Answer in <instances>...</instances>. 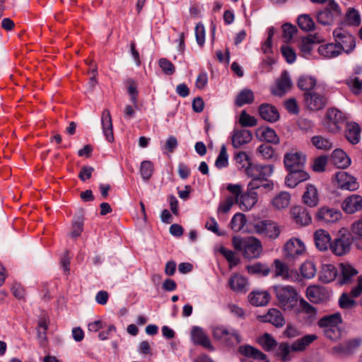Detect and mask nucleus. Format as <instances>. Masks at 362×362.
<instances>
[{"label": "nucleus", "instance_id": "nucleus-1", "mask_svg": "<svg viewBox=\"0 0 362 362\" xmlns=\"http://www.w3.org/2000/svg\"><path fill=\"white\" fill-rule=\"evenodd\" d=\"M307 156L305 153L297 149H291L284 156V164L288 172L285 177V184L294 188L299 183L309 179L308 173L305 170Z\"/></svg>", "mask_w": 362, "mask_h": 362}, {"label": "nucleus", "instance_id": "nucleus-2", "mask_svg": "<svg viewBox=\"0 0 362 362\" xmlns=\"http://www.w3.org/2000/svg\"><path fill=\"white\" fill-rule=\"evenodd\" d=\"M233 245L236 250L242 252L243 257L248 259L259 257L262 250L261 242L255 237H233Z\"/></svg>", "mask_w": 362, "mask_h": 362}, {"label": "nucleus", "instance_id": "nucleus-3", "mask_svg": "<svg viewBox=\"0 0 362 362\" xmlns=\"http://www.w3.org/2000/svg\"><path fill=\"white\" fill-rule=\"evenodd\" d=\"M273 291L279 305L285 311H291L298 304V291L292 286L276 285Z\"/></svg>", "mask_w": 362, "mask_h": 362}, {"label": "nucleus", "instance_id": "nucleus-4", "mask_svg": "<svg viewBox=\"0 0 362 362\" xmlns=\"http://www.w3.org/2000/svg\"><path fill=\"white\" fill-rule=\"evenodd\" d=\"M361 346L362 337L351 338L332 347L330 353L337 358H350L358 352Z\"/></svg>", "mask_w": 362, "mask_h": 362}, {"label": "nucleus", "instance_id": "nucleus-5", "mask_svg": "<svg viewBox=\"0 0 362 362\" xmlns=\"http://www.w3.org/2000/svg\"><path fill=\"white\" fill-rule=\"evenodd\" d=\"M342 11L334 0H327L326 6L317 13V21L322 25H331L341 19Z\"/></svg>", "mask_w": 362, "mask_h": 362}, {"label": "nucleus", "instance_id": "nucleus-6", "mask_svg": "<svg viewBox=\"0 0 362 362\" xmlns=\"http://www.w3.org/2000/svg\"><path fill=\"white\" fill-rule=\"evenodd\" d=\"M212 334L215 339L221 341L226 346H232L241 342L242 339L235 329H228L225 326H216L212 329Z\"/></svg>", "mask_w": 362, "mask_h": 362}, {"label": "nucleus", "instance_id": "nucleus-7", "mask_svg": "<svg viewBox=\"0 0 362 362\" xmlns=\"http://www.w3.org/2000/svg\"><path fill=\"white\" fill-rule=\"evenodd\" d=\"M353 240L354 238L350 233H342L340 230L337 237L332 241L330 250L337 256L346 255L351 250Z\"/></svg>", "mask_w": 362, "mask_h": 362}, {"label": "nucleus", "instance_id": "nucleus-8", "mask_svg": "<svg viewBox=\"0 0 362 362\" xmlns=\"http://www.w3.org/2000/svg\"><path fill=\"white\" fill-rule=\"evenodd\" d=\"M333 35L341 52L344 51L346 54H349L355 49V37L349 32L341 28H337L333 31Z\"/></svg>", "mask_w": 362, "mask_h": 362}, {"label": "nucleus", "instance_id": "nucleus-9", "mask_svg": "<svg viewBox=\"0 0 362 362\" xmlns=\"http://www.w3.org/2000/svg\"><path fill=\"white\" fill-rule=\"evenodd\" d=\"M226 189L233 195L228 196L224 202L219 204L218 211L223 213H228L233 204H238L239 197L242 193V186L239 184H229L227 185Z\"/></svg>", "mask_w": 362, "mask_h": 362}, {"label": "nucleus", "instance_id": "nucleus-10", "mask_svg": "<svg viewBox=\"0 0 362 362\" xmlns=\"http://www.w3.org/2000/svg\"><path fill=\"white\" fill-rule=\"evenodd\" d=\"M254 229L257 233L271 239L277 238L281 233L280 227L271 221H259L254 225Z\"/></svg>", "mask_w": 362, "mask_h": 362}, {"label": "nucleus", "instance_id": "nucleus-11", "mask_svg": "<svg viewBox=\"0 0 362 362\" xmlns=\"http://www.w3.org/2000/svg\"><path fill=\"white\" fill-rule=\"evenodd\" d=\"M304 100L307 107L315 111L323 109L327 101L325 95L315 91L305 93Z\"/></svg>", "mask_w": 362, "mask_h": 362}, {"label": "nucleus", "instance_id": "nucleus-12", "mask_svg": "<svg viewBox=\"0 0 362 362\" xmlns=\"http://www.w3.org/2000/svg\"><path fill=\"white\" fill-rule=\"evenodd\" d=\"M244 173L252 180L257 177H268L273 173V166L271 165H257L250 163L244 169Z\"/></svg>", "mask_w": 362, "mask_h": 362}, {"label": "nucleus", "instance_id": "nucleus-13", "mask_svg": "<svg viewBox=\"0 0 362 362\" xmlns=\"http://www.w3.org/2000/svg\"><path fill=\"white\" fill-rule=\"evenodd\" d=\"M326 117L327 120V128L332 132H337L340 129V124L345 120L344 114L336 108L327 110Z\"/></svg>", "mask_w": 362, "mask_h": 362}, {"label": "nucleus", "instance_id": "nucleus-14", "mask_svg": "<svg viewBox=\"0 0 362 362\" xmlns=\"http://www.w3.org/2000/svg\"><path fill=\"white\" fill-rule=\"evenodd\" d=\"M337 187L341 189L349 191L356 190L359 185L356 179L344 171H339L335 174Z\"/></svg>", "mask_w": 362, "mask_h": 362}, {"label": "nucleus", "instance_id": "nucleus-15", "mask_svg": "<svg viewBox=\"0 0 362 362\" xmlns=\"http://www.w3.org/2000/svg\"><path fill=\"white\" fill-rule=\"evenodd\" d=\"M285 257L289 259H294L305 252V246L299 239H291L284 247Z\"/></svg>", "mask_w": 362, "mask_h": 362}, {"label": "nucleus", "instance_id": "nucleus-16", "mask_svg": "<svg viewBox=\"0 0 362 362\" xmlns=\"http://www.w3.org/2000/svg\"><path fill=\"white\" fill-rule=\"evenodd\" d=\"M191 338L194 344L204 347L209 351H214L210 339L204 332L202 328L199 327H193L191 331Z\"/></svg>", "mask_w": 362, "mask_h": 362}, {"label": "nucleus", "instance_id": "nucleus-17", "mask_svg": "<svg viewBox=\"0 0 362 362\" xmlns=\"http://www.w3.org/2000/svg\"><path fill=\"white\" fill-rule=\"evenodd\" d=\"M342 209L349 214H354L362 209V197L352 194L347 197L341 204Z\"/></svg>", "mask_w": 362, "mask_h": 362}, {"label": "nucleus", "instance_id": "nucleus-18", "mask_svg": "<svg viewBox=\"0 0 362 362\" xmlns=\"http://www.w3.org/2000/svg\"><path fill=\"white\" fill-rule=\"evenodd\" d=\"M341 214L339 211L329 207L320 208L317 214L316 218L319 221L322 223H334L341 218Z\"/></svg>", "mask_w": 362, "mask_h": 362}, {"label": "nucleus", "instance_id": "nucleus-19", "mask_svg": "<svg viewBox=\"0 0 362 362\" xmlns=\"http://www.w3.org/2000/svg\"><path fill=\"white\" fill-rule=\"evenodd\" d=\"M259 114L264 120L271 123L278 121L280 117L276 107L269 103H262L259 105Z\"/></svg>", "mask_w": 362, "mask_h": 362}, {"label": "nucleus", "instance_id": "nucleus-20", "mask_svg": "<svg viewBox=\"0 0 362 362\" xmlns=\"http://www.w3.org/2000/svg\"><path fill=\"white\" fill-rule=\"evenodd\" d=\"M258 201V194L255 191L250 190L247 187V192L240 194L239 197V202L240 208L243 210L251 209Z\"/></svg>", "mask_w": 362, "mask_h": 362}, {"label": "nucleus", "instance_id": "nucleus-21", "mask_svg": "<svg viewBox=\"0 0 362 362\" xmlns=\"http://www.w3.org/2000/svg\"><path fill=\"white\" fill-rule=\"evenodd\" d=\"M274 263L276 268V276H281L283 279L286 280L297 281L298 279V274L296 271L290 270L286 264L279 259H276Z\"/></svg>", "mask_w": 362, "mask_h": 362}, {"label": "nucleus", "instance_id": "nucleus-22", "mask_svg": "<svg viewBox=\"0 0 362 362\" xmlns=\"http://www.w3.org/2000/svg\"><path fill=\"white\" fill-rule=\"evenodd\" d=\"M314 239L317 248L321 251L327 250L332 243L329 233L325 230H317L314 233Z\"/></svg>", "mask_w": 362, "mask_h": 362}, {"label": "nucleus", "instance_id": "nucleus-23", "mask_svg": "<svg viewBox=\"0 0 362 362\" xmlns=\"http://www.w3.org/2000/svg\"><path fill=\"white\" fill-rule=\"evenodd\" d=\"M291 214L296 223L300 226H306L311 222L309 211L304 207L297 206L293 207Z\"/></svg>", "mask_w": 362, "mask_h": 362}, {"label": "nucleus", "instance_id": "nucleus-24", "mask_svg": "<svg viewBox=\"0 0 362 362\" xmlns=\"http://www.w3.org/2000/svg\"><path fill=\"white\" fill-rule=\"evenodd\" d=\"M337 274L338 270L334 265L325 264L319 272V280L325 284L330 283L336 279Z\"/></svg>", "mask_w": 362, "mask_h": 362}, {"label": "nucleus", "instance_id": "nucleus-25", "mask_svg": "<svg viewBox=\"0 0 362 362\" xmlns=\"http://www.w3.org/2000/svg\"><path fill=\"white\" fill-rule=\"evenodd\" d=\"M228 284L230 288L236 293H246L248 290L247 279L240 274L233 275L228 281Z\"/></svg>", "mask_w": 362, "mask_h": 362}, {"label": "nucleus", "instance_id": "nucleus-26", "mask_svg": "<svg viewBox=\"0 0 362 362\" xmlns=\"http://www.w3.org/2000/svg\"><path fill=\"white\" fill-rule=\"evenodd\" d=\"M291 81L286 71L282 73L281 78L277 81L276 88H272L271 92L274 95L282 96L290 89Z\"/></svg>", "mask_w": 362, "mask_h": 362}, {"label": "nucleus", "instance_id": "nucleus-27", "mask_svg": "<svg viewBox=\"0 0 362 362\" xmlns=\"http://www.w3.org/2000/svg\"><path fill=\"white\" fill-rule=\"evenodd\" d=\"M303 203L310 207H315L319 203L317 188L313 185H308L306 190L302 196Z\"/></svg>", "mask_w": 362, "mask_h": 362}, {"label": "nucleus", "instance_id": "nucleus-28", "mask_svg": "<svg viewBox=\"0 0 362 362\" xmlns=\"http://www.w3.org/2000/svg\"><path fill=\"white\" fill-rule=\"evenodd\" d=\"M252 139V133L247 129L237 130L232 138V144L234 148H238L241 146L248 144Z\"/></svg>", "mask_w": 362, "mask_h": 362}, {"label": "nucleus", "instance_id": "nucleus-29", "mask_svg": "<svg viewBox=\"0 0 362 362\" xmlns=\"http://www.w3.org/2000/svg\"><path fill=\"white\" fill-rule=\"evenodd\" d=\"M101 122L103 133L109 142L114 141V135L112 132V124L110 111L104 110L102 113Z\"/></svg>", "mask_w": 362, "mask_h": 362}, {"label": "nucleus", "instance_id": "nucleus-30", "mask_svg": "<svg viewBox=\"0 0 362 362\" xmlns=\"http://www.w3.org/2000/svg\"><path fill=\"white\" fill-rule=\"evenodd\" d=\"M332 161L339 168H346L351 164V159L341 149H335L332 153Z\"/></svg>", "mask_w": 362, "mask_h": 362}, {"label": "nucleus", "instance_id": "nucleus-31", "mask_svg": "<svg viewBox=\"0 0 362 362\" xmlns=\"http://www.w3.org/2000/svg\"><path fill=\"white\" fill-rule=\"evenodd\" d=\"M250 303L255 306L266 305L270 299L269 293L266 291H255L248 296Z\"/></svg>", "mask_w": 362, "mask_h": 362}, {"label": "nucleus", "instance_id": "nucleus-32", "mask_svg": "<svg viewBox=\"0 0 362 362\" xmlns=\"http://www.w3.org/2000/svg\"><path fill=\"white\" fill-rule=\"evenodd\" d=\"M318 53L325 58L331 59L341 54V49L337 42L322 45L318 47Z\"/></svg>", "mask_w": 362, "mask_h": 362}, {"label": "nucleus", "instance_id": "nucleus-33", "mask_svg": "<svg viewBox=\"0 0 362 362\" xmlns=\"http://www.w3.org/2000/svg\"><path fill=\"white\" fill-rule=\"evenodd\" d=\"M238 351L247 358H252L255 360L264 361L267 356L259 349L250 346L243 345L238 348Z\"/></svg>", "mask_w": 362, "mask_h": 362}, {"label": "nucleus", "instance_id": "nucleus-34", "mask_svg": "<svg viewBox=\"0 0 362 362\" xmlns=\"http://www.w3.org/2000/svg\"><path fill=\"white\" fill-rule=\"evenodd\" d=\"M361 129L355 122L348 123L346 126L345 136L352 144H356L360 141Z\"/></svg>", "mask_w": 362, "mask_h": 362}, {"label": "nucleus", "instance_id": "nucleus-35", "mask_svg": "<svg viewBox=\"0 0 362 362\" xmlns=\"http://www.w3.org/2000/svg\"><path fill=\"white\" fill-rule=\"evenodd\" d=\"M247 187L249 188L250 190L253 191L261 188L267 191H271L273 189L274 184L272 181L268 180L267 177H257L251 180V181L247 184Z\"/></svg>", "mask_w": 362, "mask_h": 362}, {"label": "nucleus", "instance_id": "nucleus-36", "mask_svg": "<svg viewBox=\"0 0 362 362\" xmlns=\"http://www.w3.org/2000/svg\"><path fill=\"white\" fill-rule=\"evenodd\" d=\"M317 339V336L316 334L305 335L291 344V349L293 351H303Z\"/></svg>", "mask_w": 362, "mask_h": 362}, {"label": "nucleus", "instance_id": "nucleus-37", "mask_svg": "<svg viewBox=\"0 0 362 362\" xmlns=\"http://www.w3.org/2000/svg\"><path fill=\"white\" fill-rule=\"evenodd\" d=\"M341 322V315L339 313H334L326 315L322 317L317 322L320 327L326 329L332 327H337Z\"/></svg>", "mask_w": 362, "mask_h": 362}, {"label": "nucleus", "instance_id": "nucleus-38", "mask_svg": "<svg viewBox=\"0 0 362 362\" xmlns=\"http://www.w3.org/2000/svg\"><path fill=\"white\" fill-rule=\"evenodd\" d=\"M350 230V234L356 241V247L362 250V217L351 224Z\"/></svg>", "mask_w": 362, "mask_h": 362}, {"label": "nucleus", "instance_id": "nucleus-39", "mask_svg": "<svg viewBox=\"0 0 362 362\" xmlns=\"http://www.w3.org/2000/svg\"><path fill=\"white\" fill-rule=\"evenodd\" d=\"M265 321L269 322L277 327H282L284 323V317L277 309H270L265 316Z\"/></svg>", "mask_w": 362, "mask_h": 362}, {"label": "nucleus", "instance_id": "nucleus-40", "mask_svg": "<svg viewBox=\"0 0 362 362\" xmlns=\"http://www.w3.org/2000/svg\"><path fill=\"white\" fill-rule=\"evenodd\" d=\"M339 267L341 274V278L339 279L341 284L349 283L351 278L358 274L357 270L350 264L341 263L339 264Z\"/></svg>", "mask_w": 362, "mask_h": 362}, {"label": "nucleus", "instance_id": "nucleus-41", "mask_svg": "<svg viewBox=\"0 0 362 362\" xmlns=\"http://www.w3.org/2000/svg\"><path fill=\"white\" fill-rule=\"evenodd\" d=\"M246 269L250 274H256L262 276H267L270 273V269L265 264L257 262L246 266Z\"/></svg>", "mask_w": 362, "mask_h": 362}, {"label": "nucleus", "instance_id": "nucleus-42", "mask_svg": "<svg viewBox=\"0 0 362 362\" xmlns=\"http://www.w3.org/2000/svg\"><path fill=\"white\" fill-rule=\"evenodd\" d=\"M254 101L253 92L250 89H243L237 95L235 104L238 107H242L245 104H250Z\"/></svg>", "mask_w": 362, "mask_h": 362}, {"label": "nucleus", "instance_id": "nucleus-43", "mask_svg": "<svg viewBox=\"0 0 362 362\" xmlns=\"http://www.w3.org/2000/svg\"><path fill=\"white\" fill-rule=\"evenodd\" d=\"M290 200V194L286 192H281L273 199L272 204L276 209H281L289 205Z\"/></svg>", "mask_w": 362, "mask_h": 362}, {"label": "nucleus", "instance_id": "nucleus-44", "mask_svg": "<svg viewBox=\"0 0 362 362\" xmlns=\"http://www.w3.org/2000/svg\"><path fill=\"white\" fill-rule=\"evenodd\" d=\"M312 144L317 149L329 151L333 148L332 142L322 136H315L311 139Z\"/></svg>", "mask_w": 362, "mask_h": 362}, {"label": "nucleus", "instance_id": "nucleus-45", "mask_svg": "<svg viewBox=\"0 0 362 362\" xmlns=\"http://www.w3.org/2000/svg\"><path fill=\"white\" fill-rule=\"evenodd\" d=\"M259 345L267 351H272L276 345V341L269 333H264L257 340Z\"/></svg>", "mask_w": 362, "mask_h": 362}, {"label": "nucleus", "instance_id": "nucleus-46", "mask_svg": "<svg viewBox=\"0 0 362 362\" xmlns=\"http://www.w3.org/2000/svg\"><path fill=\"white\" fill-rule=\"evenodd\" d=\"M316 85V80L311 76H303L299 78L298 86L305 93L312 92L313 88Z\"/></svg>", "mask_w": 362, "mask_h": 362}, {"label": "nucleus", "instance_id": "nucleus-47", "mask_svg": "<svg viewBox=\"0 0 362 362\" xmlns=\"http://www.w3.org/2000/svg\"><path fill=\"white\" fill-rule=\"evenodd\" d=\"M300 273L305 279H312L317 274L315 264L311 261L305 262L300 267Z\"/></svg>", "mask_w": 362, "mask_h": 362}, {"label": "nucleus", "instance_id": "nucleus-48", "mask_svg": "<svg viewBox=\"0 0 362 362\" xmlns=\"http://www.w3.org/2000/svg\"><path fill=\"white\" fill-rule=\"evenodd\" d=\"M323 291L316 286H309L306 291L307 298L313 303H318L322 299Z\"/></svg>", "mask_w": 362, "mask_h": 362}, {"label": "nucleus", "instance_id": "nucleus-49", "mask_svg": "<svg viewBox=\"0 0 362 362\" xmlns=\"http://www.w3.org/2000/svg\"><path fill=\"white\" fill-rule=\"evenodd\" d=\"M298 25L304 31H311L315 29V23L308 14H302L298 18Z\"/></svg>", "mask_w": 362, "mask_h": 362}, {"label": "nucleus", "instance_id": "nucleus-50", "mask_svg": "<svg viewBox=\"0 0 362 362\" xmlns=\"http://www.w3.org/2000/svg\"><path fill=\"white\" fill-rule=\"evenodd\" d=\"M246 223V217L243 214H235L230 223V228L235 232L240 231Z\"/></svg>", "mask_w": 362, "mask_h": 362}, {"label": "nucleus", "instance_id": "nucleus-51", "mask_svg": "<svg viewBox=\"0 0 362 362\" xmlns=\"http://www.w3.org/2000/svg\"><path fill=\"white\" fill-rule=\"evenodd\" d=\"M228 165V156L227 154V149L225 145H222L219 154L216 160L215 165L218 168H223L227 167Z\"/></svg>", "mask_w": 362, "mask_h": 362}, {"label": "nucleus", "instance_id": "nucleus-52", "mask_svg": "<svg viewBox=\"0 0 362 362\" xmlns=\"http://www.w3.org/2000/svg\"><path fill=\"white\" fill-rule=\"evenodd\" d=\"M346 20L349 25L358 26L361 23L359 13L354 8H349L346 13Z\"/></svg>", "mask_w": 362, "mask_h": 362}, {"label": "nucleus", "instance_id": "nucleus-53", "mask_svg": "<svg viewBox=\"0 0 362 362\" xmlns=\"http://www.w3.org/2000/svg\"><path fill=\"white\" fill-rule=\"evenodd\" d=\"M153 172V165L150 160L142 161L140 165V173L144 180H148Z\"/></svg>", "mask_w": 362, "mask_h": 362}, {"label": "nucleus", "instance_id": "nucleus-54", "mask_svg": "<svg viewBox=\"0 0 362 362\" xmlns=\"http://www.w3.org/2000/svg\"><path fill=\"white\" fill-rule=\"evenodd\" d=\"M239 123L242 127H255L257 124V119L250 115L245 110H243L240 115Z\"/></svg>", "mask_w": 362, "mask_h": 362}, {"label": "nucleus", "instance_id": "nucleus-55", "mask_svg": "<svg viewBox=\"0 0 362 362\" xmlns=\"http://www.w3.org/2000/svg\"><path fill=\"white\" fill-rule=\"evenodd\" d=\"M261 138L262 140L266 141L267 143L277 144L279 142V139L275 131L273 129L269 127L262 130L261 133Z\"/></svg>", "mask_w": 362, "mask_h": 362}, {"label": "nucleus", "instance_id": "nucleus-56", "mask_svg": "<svg viewBox=\"0 0 362 362\" xmlns=\"http://www.w3.org/2000/svg\"><path fill=\"white\" fill-rule=\"evenodd\" d=\"M219 252L225 257L230 264V267L237 265L240 262L239 258L236 256L235 252L232 250H228L224 247L219 249Z\"/></svg>", "mask_w": 362, "mask_h": 362}, {"label": "nucleus", "instance_id": "nucleus-57", "mask_svg": "<svg viewBox=\"0 0 362 362\" xmlns=\"http://www.w3.org/2000/svg\"><path fill=\"white\" fill-rule=\"evenodd\" d=\"M158 65L166 75H173L175 71V67L171 62L166 58H161L158 61Z\"/></svg>", "mask_w": 362, "mask_h": 362}, {"label": "nucleus", "instance_id": "nucleus-58", "mask_svg": "<svg viewBox=\"0 0 362 362\" xmlns=\"http://www.w3.org/2000/svg\"><path fill=\"white\" fill-rule=\"evenodd\" d=\"M257 152L267 160L272 158L274 154V148L267 144H261L257 148Z\"/></svg>", "mask_w": 362, "mask_h": 362}, {"label": "nucleus", "instance_id": "nucleus-59", "mask_svg": "<svg viewBox=\"0 0 362 362\" xmlns=\"http://www.w3.org/2000/svg\"><path fill=\"white\" fill-rule=\"evenodd\" d=\"M346 84L350 87L354 93H358L362 90V80L358 77H350L347 80Z\"/></svg>", "mask_w": 362, "mask_h": 362}, {"label": "nucleus", "instance_id": "nucleus-60", "mask_svg": "<svg viewBox=\"0 0 362 362\" xmlns=\"http://www.w3.org/2000/svg\"><path fill=\"white\" fill-rule=\"evenodd\" d=\"M281 51L288 63L292 64L296 61V54L291 47L284 45L281 47Z\"/></svg>", "mask_w": 362, "mask_h": 362}, {"label": "nucleus", "instance_id": "nucleus-61", "mask_svg": "<svg viewBox=\"0 0 362 362\" xmlns=\"http://www.w3.org/2000/svg\"><path fill=\"white\" fill-rule=\"evenodd\" d=\"M195 37L197 44L203 46L205 42V29L203 24H197L195 27Z\"/></svg>", "mask_w": 362, "mask_h": 362}, {"label": "nucleus", "instance_id": "nucleus-62", "mask_svg": "<svg viewBox=\"0 0 362 362\" xmlns=\"http://www.w3.org/2000/svg\"><path fill=\"white\" fill-rule=\"evenodd\" d=\"M283 37L286 41H290L293 35L297 32L296 28L289 23H285L282 25Z\"/></svg>", "mask_w": 362, "mask_h": 362}, {"label": "nucleus", "instance_id": "nucleus-63", "mask_svg": "<svg viewBox=\"0 0 362 362\" xmlns=\"http://www.w3.org/2000/svg\"><path fill=\"white\" fill-rule=\"evenodd\" d=\"M327 164V158L325 156H320L316 158L312 165V168L315 172H323Z\"/></svg>", "mask_w": 362, "mask_h": 362}, {"label": "nucleus", "instance_id": "nucleus-64", "mask_svg": "<svg viewBox=\"0 0 362 362\" xmlns=\"http://www.w3.org/2000/svg\"><path fill=\"white\" fill-rule=\"evenodd\" d=\"M292 351L291 346L288 343H281L279 346V354L281 356L282 361H286L291 359L289 354Z\"/></svg>", "mask_w": 362, "mask_h": 362}]
</instances>
